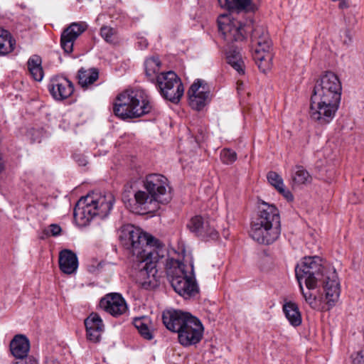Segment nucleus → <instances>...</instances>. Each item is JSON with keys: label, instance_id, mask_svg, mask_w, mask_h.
<instances>
[{"label": "nucleus", "instance_id": "nucleus-1", "mask_svg": "<svg viewBox=\"0 0 364 364\" xmlns=\"http://www.w3.org/2000/svg\"><path fill=\"white\" fill-rule=\"evenodd\" d=\"M119 239L127 249L136 256L134 277L136 282L145 289H152L159 285L160 275L158 274L157 263L162 251L161 242L142 232L134 225L124 226Z\"/></svg>", "mask_w": 364, "mask_h": 364}, {"label": "nucleus", "instance_id": "nucleus-2", "mask_svg": "<svg viewBox=\"0 0 364 364\" xmlns=\"http://www.w3.org/2000/svg\"><path fill=\"white\" fill-rule=\"evenodd\" d=\"M318 257H304L303 261L295 268L296 277L299 284L304 279L306 287L309 290L317 287L318 280L323 279V288L326 292V303L333 306L338 300L340 296V284L335 269H331L323 274L321 264Z\"/></svg>", "mask_w": 364, "mask_h": 364}, {"label": "nucleus", "instance_id": "nucleus-3", "mask_svg": "<svg viewBox=\"0 0 364 364\" xmlns=\"http://www.w3.org/2000/svg\"><path fill=\"white\" fill-rule=\"evenodd\" d=\"M256 221L252 224V238L259 244L269 245L281 235V223L277 208L260 199L256 205Z\"/></svg>", "mask_w": 364, "mask_h": 364}, {"label": "nucleus", "instance_id": "nucleus-4", "mask_svg": "<svg viewBox=\"0 0 364 364\" xmlns=\"http://www.w3.org/2000/svg\"><path fill=\"white\" fill-rule=\"evenodd\" d=\"M161 60L157 56L146 58L144 62L145 74L147 79L154 83L161 95L173 103H178L183 95V83L178 75L173 71L159 73Z\"/></svg>", "mask_w": 364, "mask_h": 364}, {"label": "nucleus", "instance_id": "nucleus-5", "mask_svg": "<svg viewBox=\"0 0 364 364\" xmlns=\"http://www.w3.org/2000/svg\"><path fill=\"white\" fill-rule=\"evenodd\" d=\"M341 99V93L315 84L311 97V119L318 125L329 124L338 109Z\"/></svg>", "mask_w": 364, "mask_h": 364}, {"label": "nucleus", "instance_id": "nucleus-6", "mask_svg": "<svg viewBox=\"0 0 364 364\" xmlns=\"http://www.w3.org/2000/svg\"><path fill=\"white\" fill-rule=\"evenodd\" d=\"M144 186L146 191H136L134 199L136 204L145 211H154L159 208V203L166 204L171 200L170 187L164 176L149 174L146 177Z\"/></svg>", "mask_w": 364, "mask_h": 364}, {"label": "nucleus", "instance_id": "nucleus-7", "mask_svg": "<svg viewBox=\"0 0 364 364\" xmlns=\"http://www.w3.org/2000/svg\"><path fill=\"white\" fill-rule=\"evenodd\" d=\"M166 271L171 287L180 296L188 299L198 293L193 264L188 265L178 259H168Z\"/></svg>", "mask_w": 364, "mask_h": 364}, {"label": "nucleus", "instance_id": "nucleus-8", "mask_svg": "<svg viewBox=\"0 0 364 364\" xmlns=\"http://www.w3.org/2000/svg\"><path fill=\"white\" fill-rule=\"evenodd\" d=\"M151 110L149 96L141 89L127 90L119 94L113 107L114 114L123 120L140 117Z\"/></svg>", "mask_w": 364, "mask_h": 364}, {"label": "nucleus", "instance_id": "nucleus-9", "mask_svg": "<svg viewBox=\"0 0 364 364\" xmlns=\"http://www.w3.org/2000/svg\"><path fill=\"white\" fill-rule=\"evenodd\" d=\"M220 6L229 14H221L218 19L219 31L228 41H240L245 38V24L231 18V14L247 13L250 0H218Z\"/></svg>", "mask_w": 364, "mask_h": 364}, {"label": "nucleus", "instance_id": "nucleus-10", "mask_svg": "<svg viewBox=\"0 0 364 364\" xmlns=\"http://www.w3.org/2000/svg\"><path fill=\"white\" fill-rule=\"evenodd\" d=\"M114 201V196L109 193L88 194L77 203L73 211L74 218L80 220L82 225H85L95 217L104 218L109 213Z\"/></svg>", "mask_w": 364, "mask_h": 364}, {"label": "nucleus", "instance_id": "nucleus-11", "mask_svg": "<svg viewBox=\"0 0 364 364\" xmlns=\"http://www.w3.org/2000/svg\"><path fill=\"white\" fill-rule=\"evenodd\" d=\"M257 38L254 48V60L261 72L265 73L272 66V54L270 53V42L263 26H256L252 30V38Z\"/></svg>", "mask_w": 364, "mask_h": 364}, {"label": "nucleus", "instance_id": "nucleus-12", "mask_svg": "<svg viewBox=\"0 0 364 364\" xmlns=\"http://www.w3.org/2000/svg\"><path fill=\"white\" fill-rule=\"evenodd\" d=\"M203 330L200 321L191 315L178 333V341L186 347L196 345L202 339Z\"/></svg>", "mask_w": 364, "mask_h": 364}, {"label": "nucleus", "instance_id": "nucleus-13", "mask_svg": "<svg viewBox=\"0 0 364 364\" xmlns=\"http://www.w3.org/2000/svg\"><path fill=\"white\" fill-rule=\"evenodd\" d=\"M190 106L196 110H201L210 97L208 84L203 80H196L188 91Z\"/></svg>", "mask_w": 364, "mask_h": 364}, {"label": "nucleus", "instance_id": "nucleus-14", "mask_svg": "<svg viewBox=\"0 0 364 364\" xmlns=\"http://www.w3.org/2000/svg\"><path fill=\"white\" fill-rule=\"evenodd\" d=\"M100 307L110 315L118 317L127 311L124 299L118 293H111L102 297L99 304Z\"/></svg>", "mask_w": 364, "mask_h": 364}, {"label": "nucleus", "instance_id": "nucleus-15", "mask_svg": "<svg viewBox=\"0 0 364 364\" xmlns=\"http://www.w3.org/2000/svg\"><path fill=\"white\" fill-rule=\"evenodd\" d=\"M87 27L85 22L72 23L63 30L60 38V46L65 53L73 52L75 41L87 29Z\"/></svg>", "mask_w": 364, "mask_h": 364}, {"label": "nucleus", "instance_id": "nucleus-16", "mask_svg": "<svg viewBox=\"0 0 364 364\" xmlns=\"http://www.w3.org/2000/svg\"><path fill=\"white\" fill-rule=\"evenodd\" d=\"M48 88L51 95L57 100H63L69 97L74 91V87L71 81L65 77H53Z\"/></svg>", "mask_w": 364, "mask_h": 364}, {"label": "nucleus", "instance_id": "nucleus-17", "mask_svg": "<svg viewBox=\"0 0 364 364\" xmlns=\"http://www.w3.org/2000/svg\"><path fill=\"white\" fill-rule=\"evenodd\" d=\"M190 316L189 313L179 310H166L162 314V321L167 329L178 333Z\"/></svg>", "mask_w": 364, "mask_h": 364}, {"label": "nucleus", "instance_id": "nucleus-18", "mask_svg": "<svg viewBox=\"0 0 364 364\" xmlns=\"http://www.w3.org/2000/svg\"><path fill=\"white\" fill-rule=\"evenodd\" d=\"M188 228L198 236L209 237L212 239L218 237V232L210 222L200 215L192 218L187 225Z\"/></svg>", "mask_w": 364, "mask_h": 364}, {"label": "nucleus", "instance_id": "nucleus-19", "mask_svg": "<svg viewBox=\"0 0 364 364\" xmlns=\"http://www.w3.org/2000/svg\"><path fill=\"white\" fill-rule=\"evenodd\" d=\"M87 338L90 341L97 343L100 341L104 330V324L100 316L97 313H92L85 320Z\"/></svg>", "mask_w": 364, "mask_h": 364}, {"label": "nucleus", "instance_id": "nucleus-20", "mask_svg": "<svg viewBox=\"0 0 364 364\" xmlns=\"http://www.w3.org/2000/svg\"><path fill=\"white\" fill-rule=\"evenodd\" d=\"M78 267L77 255L70 250H63L59 254V267L65 274H71Z\"/></svg>", "mask_w": 364, "mask_h": 364}, {"label": "nucleus", "instance_id": "nucleus-21", "mask_svg": "<svg viewBox=\"0 0 364 364\" xmlns=\"http://www.w3.org/2000/svg\"><path fill=\"white\" fill-rule=\"evenodd\" d=\"M29 349V341L23 335L15 336L10 343V350L16 358L23 359L26 358Z\"/></svg>", "mask_w": 364, "mask_h": 364}, {"label": "nucleus", "instance_id": "nucleus-22", "mask_svg": "<svg viewBox=\"0 0 364 364\" xmlns=\"http://www.w3.org/2000/svg\"><path fill=\"white\" fill-rule=\"evenodd\" d=\"M315 84L326 87L329 90H336L340 93L342 92V85L339 77L331 71H326L316 80Z\"/></svg>", "mask_w": 364, "mask_h": 364}, {"label": "nucleus", "instance_id": "nucleus-23", "mask_svg": "<svg viewBox=\"0 0 364 364\" xmlns=\"http://www.w3.org/2000/svg\"><path fill=\"white\" fill-rule=\"evenodd\" d=\"M283 311L286 318L291 325L294 327L299 326L301 323V315L296 304L289 301L283 305Z\"/></svg>", "mask_w": 364, "mask_h": 364}, {"label": "nucleus", "instance_id": "nucleus-24", "mask_svg": "<svg viewBox=\"0 0 364 364\" xmlns=\"http://www.w3.org/2000/svg\"><path fill=\"white\" fill-rule=\"evenodd\" d=\"M134 326L138 330L141 337L146 340H152L154 338V330L150 326L151 320L147 316L135 318L133 322Z\"/></svg>", "mask_w": 364, "mask_h": 364}, {"label": "nucleus", "instance_id": "nucleus-25", "mask_svg": "<svg viewBox=\"0 0 364 364\" xmlns=\"http://www.w3.org/2000/svg\"><path fill=\"white\" fill-rule=\"evenodd\" d=\"M16 41L9 31L0 28V55H6L14 50Z\"/></svg>", "mask_w": 364, "mask_h": 364}, {"label": "nucleus", "instance_id": "nucleus-26", "mask_svg": "<svg viewBox=\"0 0 364 364\" xmlns=\"http://www.w3.org/2000/svg\"><path fill=\"white\" fill-rule=\"evenodd\" d=\"M41 63V58L38 55H33L28 59L27 63L28 70L36 81H41L43 77Z\"/></svg>", "mask_w": 364, "mask_h": 364}, {"label": "nucleus", "instance_id": "nucleus-27", "mask_svg": "<svg viewBox=\"0 0 364 364\" xmlns=\"http://www.w3.org/2000/svg\"><path fill=\"white\" fill-rule=\"evenodd\" d=\"M99 77L98 70L96 68H91L85 70L81 68L78 71L79 84L82 87H87L88 85L94 83Z\"/></svg>", "mask_w": 364, "mask_h": 364}, {"label": "nucleus", "instance_id": "nucleus-28", "mask_svg": "<svg viewBox=\"0 0 364 364\" xmlns=\"http://www.w3.org/2000/svg\"><path fill=\"white\" fill-rule=\"evenodd\" d=\"M291 180L294 185H302L311 182V176L302 166H296L292 170Z\"/></svg>", "mask_w": 364, "mask_h": 364}, {"label": "nucleus", "instance_id": "nucleus-29", "mask_svg": "<svg viewBox=\"0 0 364 364\" xmlns=\"http://www.w3.org/2000/svg\"><path fill=\"white\" fill-rule=\"evenodd\" d=\"M102 38L109 43H115L117 42V33L115 28L104 26L100 29Z\"/></svg>", "mask_w": 364, "mask_h": 364}, {"label": "nucleus", "instance_id": "nucleus-30", "mask_svg": "<svg viewBox=\"0 0 364 364\" xmlns=\"http://www.w3.org/2000/svg\"><path fill=\"white\" fill-rule=\"evenodd\" d=\"M220 159L225 164H231L236 161L237 154L230 149H224L220 152Z\"/></svg>", "mask_w": 364, "mask_h": 364}, {"label": "nucleus", "instance_id": "nucleus-31", "mask_svg": "<svg viewBox=\"0 0 364 364\" xmlns=\"http://www.w3.org/2000/svg\"><path fill=\"white\" fill-rule=\"evenodd\" d=\"M268 182L275 188L279 189L284 185L283 179L281 176L275 171H269L267 176Z\"/></svg>", "mask_w": 364, "mask_h": 364}, {"label": "nucleus", "instance_id": "nucleus-32", "mask_svg": "<svg viewBox=\"0 0 364 364\" xmlns=\"http://www.w3.org/2000/svg\"><path fill=\"white\" fill-rule=\"evenodd\" d=\"M299 288L302 293L303 297L305 299V301L310 306L311 309H316L318 307L316 296L313 295L310 291L305 292L304 291V287L301 283L299 284Z\"/></svg>", "mask_w": 364, "mask_h": 364}, {"label": "nucleus", "instance_id": "nucleus-33", "mask_svg": "<svg viewBox=\"0 0 364 364\" xmlns=\"http://www.w3.org/2000/svg\"><path fill=\"white\" fill-rule=\"evenodd\" d=\"M227 62L239 73H245L244 70L242 68V62L240 60H237L235 56L228 55L227 57Z\"/></svg>", "mask_w": 364, "mask_h": 364}, {"label": "nucleus", "instance_id": "nucleus-34", "mask_svg": "<svg viewBox=\"0 0 364 364\" xmlns=\"http://www.w3.org/2000/svg\"><path fill=\"white\" fill-rule=\"evenodd\" d=\"M62 231L60 225L57 224H51L48 226V228L47 230H44V233L46 235H52V236H58L60 234Z\"/></svg>", "mask_w": 364, "mask_h": 364}, {"label": "nucleus", "instance_id": "nucleus-35", "mask_svg": "<svg viewBox=\"0 0 364 364\" xmlns=\"http://www.w3.org/2000/svg\"><path fill=\"white\" fill-rule=\"evenodd\" d=\"M344 18L346 26L349 28H353L357 23V18L353 12L350 11L344 14Z\"/></svg>", "mask_w": 364, "mask_h": 364}, {"label": "nucleus", "instance_id": "nucleus-36", "mask_svg": "<svg viewBox=\"0 0 364 364\" xmlns=\"http://www.w3.org/2000/svg\"><path fill=\"white\" fill-rule=\"evenodd\" d=\"M353 36L354 32L348 27L344 32L343 43L350 45L353 42Z\"/></svg>", "mask_w": 364, "mask_h": 364}, {"label": "nucleus", "instance_id": "nucleus-37", "mask_svg": "<svg viewBox=\"0 0 364 364\" xmlns=\"http://www.w3.org/2000/svg\"><path fill=\"white\" fill-rule=\"evenodd\" d=\"M277 191L282 194L288 201H291L294 199L292 193L287 189L285 188L284 184L277 189Z\"/></svg>", "mask_w": 364, "mask_h": 364}, {"label": "nucleus", "instance_id": "nucleus-38", "mask_svg": "<svg viewBox=\"0 0 364 364\" xmlns=\"http://www.w3.org/2000/svg\"><path fill=\"white\" fill-rule=\"evenodd\" d=\"M353 364H364V350H360L353 355Z\"/></svg>", "mask_w": 364, "mask_h": 364}, {"label": "nucleus", "instance_id": "nucleus-39", "mask_svg": "<svg viewBox=\"0 0 364 364\" xmlns=\"http://www.w3.org/2000/svg\"><path fill=\"white\" fill-rule=\"evenodd\" d=\"M260 5L261 0H252V12L257 11Z\"/></svg>", "mask_w": 364, "mask_h": 364}, {"label": "nucleus", "instance_id": "nucleus-40", "mask_svg": "<svg viewBox=\"0 0 364 364\" xmlns=\"http://www.w3.org/2000/svg\"><path fill=\"white\" fill-rule=\"evenodd\" d=\"M24 364H38V361L33 357H27Z\"/></svg>", "mask_w": 364, "mask_h": 364}, {"label": "nucleus", "instance_id": "nucleus-41", "mask_svg": "<svg viewBox=\"0 0 364 364\" xmlns=\"http://www.w3.org/2000/svg\"><path fill=\"white\" fill-rule=\"evenodd\" d=\"M244 84L242 81L238 80L237 82V93L240 95L241 91L243 90Z\"/></svg>", "mask_w": 364, "mask_h": 364}, {"label": "nucleus", "instance_id": "nucleus-42", "mask_svg": "<svg viewBox=\"0 0 364 364\" xmlns=\"http://www.w3.org/2000/svg\"><path fill=\"white\" fill-rule=\"evenodd\" d=\"M339 1L338 3V7L341 9H343L347 7V2L346 0H338Z\"/></svg>", "mask_w": 364, "mask_h": 364}, {"label": "nucleus", "instance_id": "nucleus-43", "mask_svg": "<svg viewBox=\"0 0 364 364\" xmlns=\"http://www.w3.org/2000/svg\"><path fill=\"white\" fill-rule=\"evenodd\" d=\"M80 166H85L87 164V161L85 159H77Z\"/></svg>", "mask_w": 364, "mask_h": 364}, {"label": "nucleus", "instance_id": "nucleus-44", "mask_svg": "<svg viewBox=\"0 0 364 364\" xmlns=\"http://www.w3.org/2000/svg\"><path fill=\"white\" fill-rule=\"evenodd\" d=\"M251 22H252V25H253V23H254V20H253L252 18V20H251Z\"/></svg>", "mask_w": 364, "mask_h": 364}]
</instances>
